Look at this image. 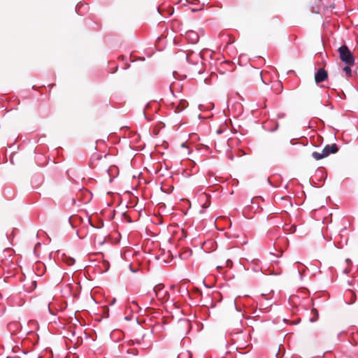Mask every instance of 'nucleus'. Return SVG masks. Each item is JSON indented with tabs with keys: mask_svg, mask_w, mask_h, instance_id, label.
Here are the masks:
<instances>
[{
	"mask_svg": "<svg viewBox=\"0 0 358 358\" xmlns=\"http://www.w3.org/2000/svg\"><path fill=\"white\" fill-rule=\"evenodd\" d=\"M311 313L314 315L313 317L310 319L311 322H314L318 319V312L316 309L313 308L311 310Z\"/></svg>",
	"mask_w": 358,
	"mask_h": 358,
	"instance_id": "ddd939ff",
	"label": "nucleus"
},
{
	"mask_svg": "<svg viewBox=\"0 0 358 358\" xmlns=\"http://www.w3.org/2000/svg\"><path fill=\"white\" fill-rule=\"evenodd\" d=\"M338 151V148L336 143L327 145L321 152H313L312 156L316 160L322 159L328 157L330 154H335Z\"/></svg>",
	"mask_w": 358,
	"mask_h": 358,
	"instance_id": "f257e3e1",
	"label": "nucleus"
},
{
	"mask_svg": "<svg viewBox=\"0 0 358 358\" xmlns=\"http://www.w3.org/2000/svg\"><path fill=\"white\" fill-rule=\"evenodd\" d=\"M328 78V73L324 68L319 69L315 73V81L320 83Z\"/></svg>",
	"mask_w": 358,
	"mask_h": 358,
	"instance_id": "423d86ee",
	"label": "nucleus"
},
{
	"mask_svg": "<svg viewBox=\"0 0 358 358\" xmlns=\"http://www.w3.org/2000/svg\"><path fill=\"white\" fill-rule=\"evenodd\" d=\"M182 23L178 20H173L171 22V27L175 31L181 30Z\"/></svg>",
	"mask_w": 358,
	"mask_h": 358,
	"instance_id": "9d476101",
	"label": "nucleus"
},
{
	"mask_svg": "<svg viewBox=\"0 0 358 358\" xmlns=\"http://www.w3.org/2000/svg\"><path fill=\"white\" fill-rule=\"evenodd\" d=\"M338 52L340 59L346 65L353 66L355 64V58L350 50L345 45H341L338 48Z\"/></svg>",
	"mask_w": 358,
	"mask_h": 358,
	"instance_id": "f03ea898",
	"label": "nucleus"
},
{
	"mask_svg": "<svg viewBox=\"0 0 358 358\" xmlns=\"http://www.w3.org/2000/svg\"><path fill=\"white\" fill-rule=\"evenodd\" d=\"M273 87H275L278 90L277 93H280L282 90V85L280 82H275L273 83Z\"/></svg>",
	"mask_w": 358,
	"mask_h": 358,
	"instance_id": "2eb2a0df",
	"label": "nucleus"
},
{
	"mask_svg": "<svg viewBox=\"0 0 358 358\" xmlns=\"http://www.w3.org/2000/svg\"><path fill=\"white\" fill-rule=\"evenodd\" d=\"M228 109L233 112H243V106L239 101H234L231 104V101H229L228 103Z\"/></svg>",
	"mask_w": 358,
	"mask_h": 358,
	"instance_id": "0eeeda50",
	"label": "nucleus"
},
{
	"mask_svg": "<svg viewBox=\"0 0 358 358\" xmlns=\"http://www.w3.org/2000/svg\"><path fill=\"white\" fill-rule=\"evenodd\" d=\"M63 260L66 264L69 266H71L75 263V259L71 257H66V255H64Z\"/></svg>",
	"mask_w": 358,
	"mask_h": 358,
	"instance_id": "f8f14e48",
	"label": "nucleus"
},
{
	"mask_svg": "<svg viewBox=\"0 0 358 358\" xmlns=\"http://www.w3.org/2000/svg\"><path fill=\"white\" fill-rule=\"evenodd\" d=\"M178 358H191V354L188 351L182 352L178 355Z\"/></svg>",
	"mask_w": 358,
	"mask_h": 358,
	"instance_id": "4468645a",
	"label": "nucleus"
},
{
	"mask_svg": "<svg viewBox=\"0 0 358 358\" xmlns=\"http://www.w3.org/2000/svg\"><path fill=\"white\" fill-rule=\"evenodd\" d=\"M188 106V102L186 100H180L177 103L176 109L175 112H182Z\"/></svg>",
	"mask_w": 358,
	"mask_h": 358,
	"instance_id": "6e6552de",
	"label": "nucleus"
},
{
	"mask_svg": "<svg viewBox=\"0 0 358 358\" xmlns=\"http://www.w3.org/2000/svg\"><path fill=\"white\" fill-rule=\"evenodd\" d=\"M351 66L346 65L345 67H343V71L345 74V76L348 78H350L352 76V70L350 68Z\"/></svg>",
	"mask_w": 358,
	"mask_h": 358,
	"instance_id": "9b49d317",
	"label": "nucleus"
},
{
	"mask_svg": "<svg viewBox=\"0 0 358 358\" xmlns=\"http://www.w3.org/2000/svg\"><path fill=\"white\" fill-rule=\"evenodd\" d=\"M199 119H204L203 117H202L200 114L198 115Z\"/></svg>",
	"mask_w": 358,
	"mask_h": 358,
	"instance_id": "6ab92c4d",
	"label": "nucleus"
},
{
	"mask_svg": "<svg viewBox=\"0 0 358 358\" xmlns=\"http://www.w3.org/2000/svg\"><path fill=\"white\" fill-rule=\"evenodd\" d=\"M348 293L351 295V298L348 303L352 304L354 303L356 301V294L353 291L350 290Z\"/></svg>",
	"mask_w": 358,
	"mask_h": 358,
	"instance_id": "dca6fc26",
	"label": "nucleus"
},
{
	"mask_svg": "<svg viewBox=\"0 0 358 358\" xmlns=\"http://www.w3.org/2000/svg\"><path fill=\"white\" fill-rule=\"evenodd\" d=\"M185 38L189 43L192 44H196L199 41V34L193 30H189L186 31Z\"/></svg>",
	"mask_w": 358,
	"mask_h": 358,
	"instance_id": "39448f33",
	"label": "nucleus"
},
{
	"mask_svg": "<svg viewBox=\"0 0 358 358\" xmlns=\"http://www.w3.org/2000/svg\"><path fill=\"white\" fill-rule=\"evenodd\" d=\"M219 39L221 42L220 45H224V48H227L229 45L234 43L235 38L229 34L222 32L219 34Z\"/></svg>",
	"mask_w": 358,
	"mask_h": 358,
	"instance_id": "20e7f679",
	"label": "nucleus"
},
{
	"mask_svg": "<svg viewBox=\"0 0 358 358\" xmlns=\"http://www.w3.org/2000/svg\"><path fill=\"white\" fill-rule=\"evenodd\" d=\"M154 292L156 297L161 301H166L169 298V293L164 289L163 284H158L154 287Z\"/></svg>",
	"mask_w": 358,
	"mask_h": 358,
	"instance_id": "7ed1b4c3",
	"label": "nucleus"
},
{
	"mask_svg": "<svg viewBox=\"0 0 358 358\" xmlns=\"http://www.w3.org/2000/svg\"><path fill=\"white\" fill-rule=\"evenodd\" d=\"M143 114H144V117H145V119H147L148 121H150V120H152L150 117H148V116L146 115V113H143Z\"/></svg>",
	"mask_w": 358,
	"mask_h": 358,
	"instance_id": "f3484780",
	"label": "nucleus"
},
{
	"mask_svg": "<svg viewBox=\"0 0 358 358\" xmlns=\"http://www.w3.org/2000/svg\"><path fill=\"white\" fill-rule=\"evenodd\" d=\"M225 64H228V65H231V62H229V61H225L224 62Z\"/></svg>",
	"mask_w": 358,
	"mask_h": 358,
	"instance_id": "a211bd4d",
	"label": "nucleus"
},
{
	"mask_svg": "<svg viewBox=\"0 0 358 358\" xmlns=\"http://www.w3.org/2000/svg\"><path fill=\"white\" fill-rule=\"evenodd\" d=\"M214 108V103L208 102L206 104H200L199 109L201 111L211 110Z\"/></svg>",
	"mask_w": 358,
	"mask_h": 358,
	"instance_id": "1a4fd4ad",
	"label": "nucleus"
}]
</instances>
